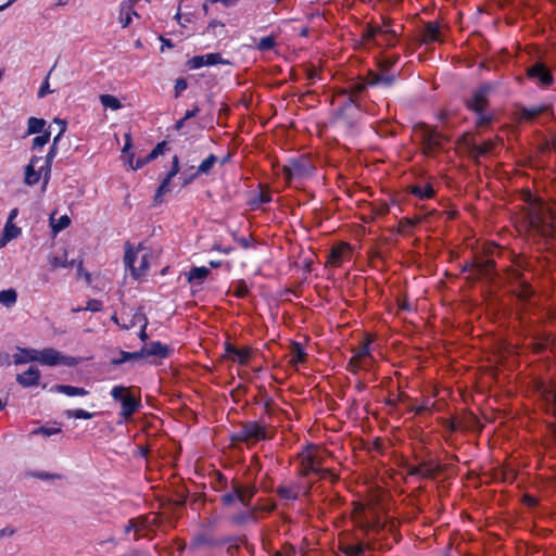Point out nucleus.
Segmentation results:
<instances>
[{
  "instance_id": "7c9ffc66",
  "label": "nucleus",
  "mask_w": 556,
  "mask_h": 556,
  "mask_svg": "<svg viewBox=\"0 0 556 556\" xmlns=\"http://www.w3.org/2000/svg\"><path fill=\"white\" fill-rule=\"evenodd\" d=\"M306 355L304 348L300 343H293L291 346L289 363L293 367H298L306 361Z\"/></svg>"
},
{
  "instance_id": "4d7b16f0",
  "label": "nucleus",
  "mask_w": 556,
  "mask_h": 556,
  "mask_svg": "<svg viewBox=\"0 0 556 556\" xmlns=\"http://www.w3.org/2000/svg\"><path fill=\"white\" fill-rule=\"evenodd\" d=\"M102 308V303L98 300H90L87 302L86 309L90 312H99Z\"/></svg>"
},
{
  "instance_id": "a18cd8bd",
  "label": "nucleus",
  "mask_w": 556,
  "mask_h": 556,
  "mask_svg": "<svg viewBox=\"0 0 556 556\" xmlns=\"http://www.w3.org/2000/svg\"><path fill=\"white\" fill-rule=\"evenodd\" d=\"M302 463L305 467V472L311 471H318V463L315 460V458L311 455V453H306L302 457Z\"/></svg>"
},
{
  "instance_id": "393cba45",
  "label": "nucleus",
  "mask_w": 556,
  "mask_h": 556,
  "mask_svg": "<svg viewBox=\"0 0 556 556\" xmlns=\"http://www.w3.org/2000/svg\"><path fill=\"white\" fill-rule=\"evenodd\" d=\"M37 357H38V350L17 348L16 352L13 354V363L15 365L28 364L31 362H37Z\"/></svg>"
},
{
  "instance_id": "a211bd4d",
  "label": "nucleus",
  "mask_w": 556,
  "mask_h": 556,
  "mask_svg": "<svg viewBox=\"0 0 556 556\" xmlns=\"http://www.w3.org/2000/svg\"><path fill=\"white\" fill-rule=\"evenodd\" d=\"M540 393L546 406V410L556 416V383L542 384Z\"/></svg>"
},
{
  "instance_id": "338daca9",
  "label": "nucleus",
  "mask_w": 556,
  "mask_h": 556,
  "mask_svg": "<svg viewBox=\"0 0 556 556\" xmlns=\"http://www.w3.org/2000/svg\"><path fill=\"white\" fill-rule=\"evenodd\" d=\"M53 75H58V78L55 80H52V86L58 85L60 88L61 85L65 83L63 79H61L62 72H55V73H53Z\"/></svg>"
},
{
  "instance_id": "c756f323",
  "label": "nucleus",
  "mask_w": 556,
  "mask_h": 556,
  "mask_svg": "<svg viewBox=\"0 0 556 556\" xmlns=\"http://www.w3.org/2000/svg\"><path fill=\"white\" fill-rule=\"evenodd\" d=\"M59 139H60L59 136L54 137L53 143L50 147L47 156L45 159H42V161H41V163L43 164V169H46V182H48L50 179L51 165H52L53 159L55 157V155L58 153L56 144H58Z\"/></svg>"
},
{
  "instance_id": "bf43d9fd",
  "label": "nucleus",
  "mask_w": 556,
  "mask_h": 556,
  "mask_svg": "<svg viewBox=\"0 0 556 556\" xmlns=\"http://www.w3.org/2000/svg\"><path fill=\"white\" fill-rule=\"evenodd\" d=\"M162 152V144L159 143L149 154L148 161L154 160Z\"/></svg>"
},
{
  "instance_id": "39448f33",
  "label": "nucleus",
  "mask_w": 556,
  "mask_h": 556,
  "mask_svg": "<svg viewBox=\"0 0 556 556\" xmlns=\"http://www.w3.org/2000/svg\"><path fill=\"white\" fill-rule=\"evenodd\" d=\"M111 396L121 404L119 416L123 421L129 420L141 407V397L127 387L115 386L111 390Z\"/></svg>"
},
{
  "instance_id": "864d4df0",
  "label": "nucleus",
  "mask_w": 556,
  "mask_h": 556,
  "mask_svg": "<svg viewBox=\"0 0 556 556\" xmlns=\"http://www.w3.org/2000/svg\"><path fill=\"white\" fill-rule=\"evenodd\" d=\"M188 87L185 78H178L175 83V97L178 98Z\"/></svg>"
},
{
  "instance_id": "a878e982",
  "label": "nucleus",
  "mask_w": 556,
  "mask_h": 556,
  "mask_svg": "<svg viewBox=\"0 0 556 556\" xmlns=\"http://www.w3.org/2000/svg\"><path fill=\"white\" fill-rule=\"evenodd\" d=\"M210 269L205 266L192 267L187 274V280L192 286H200L210 275Z\"/></svg>"
},
{
  "instance_id": "774afa93",
  "label": "nucleus",
  "mask_w": 556,
  "mask_h": 556,
  "mask_svg": "<svg viewBox=\"0 0 556 556\" xmlns=\"http://www.w3.org/2000/svg\"><path fill=\"white\" fill-rule=\"evenodd\" d=\"M160 39L162 41V47H161L162 51L165 49V47H167V48L174 47V45L172 43V41L169 39H165L164 37H160Z\"/></svg>"
},
{
  "instance_id": "5fc2aeb1",
  "label": "nucleus",
  "mask_w": 556,
  "mask_h": 556,
  "mask_svg": "<svg viewBox=\"0 0 556 556\" xmlns=\"http://www.w3.org/2000/svg\"><path fill=\"white\" fill-rule=\"evenodd\" d=\"M139 356H141L140 352L139 353L122 352V357L119 359H114L113 363L114 364H122L124 362H127V361L132 359V358H137Z\"/></svg>"
},
{
  "instance_id": "ea45409f",
  "label": "nucleus",
  "mask_w": 556,
  "mask_h": 556,
  "mask_svg": "<svg viewBox=\"0 0 556 556\" xmlns=\"http://www.w3.org/2000/svg\"><path fill=\"white\" fill-rule=\"evenodd\" d=\"M238 486L240 488V495H241L240 503L243 506L248 507L251 498L255 494V489H254V486H249V485H247V486L238 485Z\"/></svg>"
},
{
  "instance_id": "4c0bfd02",
  "label": "nucleus",
  "mask_w": 556,
  "mask_h": 556,
  "mask_svg": "<svg viewBox=\"0 0 556 556\" xmlns=\"http://www.w3.org/2000/svg\"><path fill=\"white\" fill-rule=\"evenodd\" d=\"M49 263H50V266L52 269H56V268H60V267H72L73 266V262H68L67 261V253L64 252L62 255L60 256H50L49 257Z\"/></svg>"
},
{
  "instance_id": "9b49d317",
  "label": "nucleus",
  "mask_w": 556,
  "mask_h": 556,
  "mask_svg": "<svg viewBox=\"0 0 556 556\" xmlns=\"http://www.w3.org/2000/svg\"><path fill=\"white\" fill-rule=\"evenodd\" d=\"M374 357L370 352L369 342L367 341L355 352L350 361V366L353 371L361 369L368 370L370 369Z\"/></svg>"
},
{
  "instance_id": "e2e57ef3",
  "label": "nucleus",
  "mask_w": 556,
  "mask_h": 556,
  "mask_svg": "<svg viewBox=\"0 0 556 556\" xmlns=\"http://www.w3.org/2000/svg\"><path fill=\"white\" fill-rule=\"evenodd\" d=\"M199 112V108L195 106L194 109L192 110H188L186 113H185V116H184V119H189V118H192L194 117Z\"/></svg>"
},
{
  "instance_id": "1a4fd4ad",
  "label": "nucleus",
  "mask_w": 556,
  "mask_h": 556,
  "mask_svg": "<svg viewBox=\"0 0 556 556\" xmlns=\"http://www.w3.org/2000/svg\"><path fill=\"white\" fill-rule=\"evenodd\" d=\"M37 363L43 366H76L79 363V359L74 356H66L62 354L60 351L46 348L42 350H38Z\"/></svg>"
},
{
  "instance_id": "cd10ccee",
  "label": "nucleus",
  "mask_w": 556,
  "mask_h": 556,
  "mask_svg": "<svg viewBox=\"0 0 556 556\" xmlns=\"http://www.w3.org/2000/svg\"><path fill=\"white\" fill-rule=\"evenodd\" d=\"M410 192L420 200L431 199L435 194V191L430 182L414 185L410 187Z\"/></svg>"
},
{
  "instance_id": "0e129e2a",
  "label": "nucleus",
  "mask_w": 556,
  "mask_h": 556,
  "mask_svg": "<svg viewBox=\"0 0 556 556\" xmlns=\"http://www.w3.org/2000/svg\"><path fill=\"white\" fill-rule=\"evenodd\" d=\"M54 122L61 126L60 132L56 135L59 138L63 135L66 128V123L62 119L55 118Z\"/></svg>"
},
{
  "instance_id": "f3484780",
  "label": "nucleus",
  "mask_w": 556,
  "mask_h": 556,
  "mask_svg": "<svg viewBox=\"0 0 556 556\" xmlns=\"http://www.w3.org/2000/svg\"><path fill=\"white\" fill-rule=\"evenodd\" d=\"M302 493L303 488L296 482H288L277 488V494L283 501H295Z\"/></svg>"
},
{
  "instance_id": "de8ad7c7",
  "label": "nucleus",
  "mask_w": 556,
  "mask_h": 556,
  "mask_svg": "<svg viewBox=\"0 0 556 556\" xmlns=\"http://www.w3.org/2000/svg\"><path fill=\"white\" fill-rule=\"evenodd\" d=\"M233 295L237 298H244L249 293L248 285L240 280L233 286Z\"/></svg>"
},
{
  "instance_id": "052dcab7",
  "label": "nucleus",
  "mask_w": 556,
  "mask_h": 556,
  "mask_svg": "<svg viewBox=\"0 0 556 556\" xmlns=\"http://www.w3.org/2000/svg\"><path fill=\"white\" fill-rule=\"evenodd\" d=\"M150 161H148V155L144 157V159H137L135 161V165H134V169L132 170H137V169H140L142 168L146 164H148Z\"/></svg>"
},
{
  "instance_id": "423d86ee",
  "label": "nucleus",
  "mask_w": 556,
  "mask_h": 556,
  "mask_svg": "<svg viewBox=\"0 0 556 556\" xmlns=\"http://www.w3.org/2000/svg\"><path fill=\"white\" fill-rule=\"evenodd\" d=\"M415 134L421 140L424 153L433 156L439 153L446 142V137L429 126H420Z\"/></svg>"
},
{
  "instance_id": "f704fd0d",
  "label": "nucleus",
  "mask_w": 556,
  "mask_h": 556,
  "mask_svg": "<svg viewBox=\"0 0 556 556\" xmlns=\"http://www.w3.org/2000/svg\"><path fill=\"white\" fill-rule=\"evenodd\" d=\"M46 121L37 117H29L27 121V134H43L46 131Z\"/></svg>"
},
{
  "instance_id": "bb28decb",
  "label": "nucleus",
  "mask_w": 556,
  "mask_h": 556,
  "mask_svg": "<svg viewBox=\"0 0 556 556\" xmlns=\"http://www.w3.org/2000/svg\"><path fill=\"white\" fill-rule=\"evenodd\" d=\"M50 392L62 393L67 396H86L89 392L84 388L65 384H54L50 388Z\"/></svg>"
},
{
  "instance_id": "c9c22d12",
  "label": "nucleus",
  "mask_w": 556,
  "mask_h": 556,
  "mask_svg": "<svg viewBox=\"0 0 556 556\" xmlns=\"http://www.w3.org/2000/svg\"><path fill=\"white\" fill-rule=\"evenodd\" d=\"M50 224L53 232L58 233L70 226L71 219L67 215H62L58 219H55L52 215L50 218Z\"/></svg>"
},
{
  "instance_id": "6e6552de",
  "label": "nucleus",
  "mask_w": 556,
  "mask_h": 556,
  "mask_svg": "<svg viewBox=\"0 0 556 556\" xmlns=\"http://www.w3.org/2000/svg\"><path fill=\"white\" fill-rule=\"evenodd\" d=\"M491 90L492 87L490 85H484L477 89L471 99L468 100V108L477 114L478 125H484L490 122V117L484 113V109Z\"/></svg>"
},
{
  "instance_id": "69168bd1",
  "label": "nucleus",
  "mask_w": 556,
  "mask_h": 556,
  "mask_svg": "<svg viewBox=\"0 0 556 556\" xmlns=\"http://www.w3.org/2000/svg\"><path fill=\"white\" fill-rule=\"evenodd\" d=\"M54 122L61 126L60 132L56 135L59 138L63 135L66 128V123L62 119L55 118Z\"/></svg>"
},
{
  "instance_id": "680f3d73",
  "label": "nucleus",
  "mask_w": 556,
  "mask_h": 556,
  "mask_svg": "<svg viewBox=\"0 0 556 556\" xmlns=\"http://www.w3.org/2000/svg\"><path fill=\"white\" fill-rule=\"evenodd\" d=\"M239 0H211L212 3H222L225 8L235 5Z\"/></svg>"
},
{
  "instance_id": "4be33fe9",
  "label": "nucleus",
  "mask_w": 556,
  "mask_h": 556,
  "mask_svg": "<svg viewBox=\"0 0 556 556\" xmlns=\"http://www.w3.org/2000/svg\"><path fill=\"white\" fill-rule=\"evenodd\" d=\"M226 355L232 362H236L239 365H247L251 357V349L250 348L237 349V348L232 346L231 344H227Z\"/></svg>"
},
{
  "instance_id": "5701e85b",
  "label": "nucleus",
  "mask_w": 556,
  "mask_h": 556,
  "mask_svg": "<svg viewBox=\"0 0 556 556\" xmlns=\"http://www.w3.org/2000/svg\"><path fill=\"white\" fill-rule=\"evenodd\" d=\"M218 159L214 154H210L205 160L201 162L197 170L192 173L190 178H185L184 186L191 184L198 176L206 175L211 172Z\"/></svg>"
},
{
  "instance_id": "58836bf2",
  "label": "nucleus",
  "mask_w": 556,
  "mask_h": 556,
  "mask_svg": "<svg viewBox=\"0 0 556 556\" xmlns=\"http://www.w3.org/2000/svg\"><path fill=\"white\" fill-rule=\"evenodd\" d=\"M100 101L105 109L118 110L121 108L119 100L111 94H102Z\"/></svg>"
},
{
  "instance_id": "20e7f679",
  "label": "nucleus",
  "mask_w": 556,
  "mask_h": 556,
  "mask_svg": "<svg viewBox=\"0 0 556 556\" xmlns=\"http://www.w3.org/2000/svg\"><path fill=\"white\" fill-rule=\"evenodd\" d=\"M395 78L394 72H367L364 77H351L344 91L356 96L361 93L366 86H390Z\"/></svg>"
},
{
  "instance_id": "7ed1b4c3",
  "label": "nucleus",
  "mask_w": 556,
  "mask_h": 556,
  "mask_svg": "<svg viewBox=\"0 0 556 556\" xmlns=\"http://www.w3.org/2000/svg\"><path fill=\"white\" fill-rule=\"evenodd\" d=\"M353 521L356 527L364 531L378 532L388 526V522L382 517V510L377 504L371 502L367 504L357 503L354 505Z\"/></svg>"
},
{
  "instance_id": "0eeeda50",
  "label": "nucleus",
  "mask_w": 556,
  "mask_h": 556,
  "mask_svg": "<svg viewBox=\"0 0 556 556\" xmlns=\"http://www.w3.org/2000/svg\"><path fill=\"white\" fill-rule=\"evenodd\" d=\"M237 441L254 444L269 439V432L263 422L250 421L244 424L233 435Z\"/></svg>"
},
{
  "instance_id": "473e14b6",
  "label": "nucleus",
  "mask_w": 556,
  "mask_h": 556,
  "mask_svg": "<svg viewBox=\"0 0 556 556\" xmlns=\"http://www.w3.org/2000/svg\"><path fill=\"white\" fill-rule=\"evenodd\" d=\"M54 72H48V75L45 79V81L42 83L39 91H38V97L39 98H43L46 97L48 93H53L55 91L59 90V86L55 85V86H52V80H55L58 78V75H53Z\"/></svg>"
},
{
  "instance_id": "f257e3e1",
  "label": "nucleus",
  "mask_w": 556,
  "mask_h": 556,
  "mask_svg": "<svg viewBox=\"0 0 556 556\" xmlns=\"http://www.w3.org/2000/svg\"><path fill=\"white\" fill-rule=\"evenodd\" d=\"M523 199L528 204L526 223L530 231L541 237H552L556 230V207L544 203L527 191Z\"/></svg>"
},
{
  "instance_id": "ddd939ff",
  "label": "nucleus",
  "mask_w": 556,
  "mask_h": 556,
  "mask_svg": "<svg viewBox=\"0 0 556 556\" xmlns=\"http://www.w3.org/2000/svg\"><path fill=\"white\" fill-rule=\"evenodd\" d=\"M352 257V247L349 243H340L334 245L328 256L327 265L339 267Z\"/></svg>"
},
{
  "instance_id": "6e6d98bb",
  "label": "nucleus",
  "mask_w": 556,
  "mask_h": 556,
  "mask_svg": "<svg viewBox=\"0 0 556 556\" xmlns=\"http://www.w3.org/2000/svg\"><path fill=\"white\" fill-rule=\"evenodd\" d=\"M179 172V160H178V156H174L173 157V166H172V169L168 172V174L166 175V177H168V179H173Z\"/></svg>"
},
{
  "instance_id": "09e8293b",
  "label": "nucleus",
  "mask_w": 556,
  "mask_h": 556,
  "mask_svg": "<svg viewBox=\"0 0 556 556\" xmlns=\"http://www.w3.org/2000/svg\"><path fill=\"white\" fill-rule=\"evenodd\" d=\"M342 551L346 556H361L363 554L361 545H345Z\"/></svg>"
},
{
  "instance_id": "412c9836",
  "label": "nucleus",
  "mask_w": 556,
  "mask_h": 556,
  "mask_svg": "<svg viewBox=\"0 0 556 556\" xmlns=\"http://www.w3.org/2000/svg\"><path fill=\"white\" fill-rule=\"evenodd\" d=\"M132 16L139 17L140 15L135 10V4L130 0L123 1L119 4L118 22L123 28H126L131 23Z\"/></svg>"
},
{
  "instance_id": "8fccbe9b",
  "label": "nucleus",
  "mask_w": 556,
  "mask_h": 556,
  "mask_svg": "<svg viewBox=\"0 0 556 556\" xmlns=\"http://www.w3.org/2000/svg\"><path fill=\"white\" fill-rule=\"evenodd\" d=\"M542 111H543V109L540 108V106H536V108H533V109H523L521 111V116L520 117L522 119H532L533 117L539 115Z\"/></svg>"
},
{
  "instance_id": "9d476101",
  "label": "nucleus",
  "mask_w": 556,
  "mask_h": 556,
  "mask_svg": "<svg viewBox=\"0 0 556 556\" xmlns=\"http://www.w3.org/2000/svg\"><path fill=\"white\" fill-rule=\"evenodd\" d=\"M41 161L42 157L33 156L26 165L24 181L27 186L36 185L41 178H43V187L48 185V182H46V169H43Z\"/></svg>"
},
{
  "instance_id": "b1692460",
  "label": "nucleus",
  "mask_w": 556,
  "mask_h": 556,
  "mask_svg": "<svg viewBox=\"0 0 556 556\" xmlns=\"http://www.w3.org/2000/svg\"><path fill=\"white\" fill-rule=\"evenodd\" d=\"M141 356H157L160 358H165L169 355V349L167 345L161 343L160 341H153L147 344L141 351Z\"/></svg>"
},
{
  "instance_id": "2f4dec72",
  "label": "nucleus",
  "mask_w": 556,
  "mask_h": 556,
  "mask_svg": "<svg viewBox=\"0 0 556 556\" xmlns=\"http://www.w3.org/2000/svg\"><path fill=\"white\" fill-rule=\"evenodd\" d=\"M131 146H132V143H131V136H130V134H125V144H124V148L122 150V160H123L125 165H127L130 169H134L135 155L130 151Z\"/></svg>"
},
{
  "instance_id": "79ce46f5",
  "label": "nucleus",
  "mask_w": 556,
  "mask_h": 556,
  "mask_svg": "<svg viewBox=\"0 0 556 556\" xmlns=\"http://www.w3.org/2000/svg\"><path fill=\"white\" fill-rule=\"evenodd\" d=\"M240 498H241V495H240V488L239 486H233V489L224 494L222 500H223V503L226 504V505H231L233 504L236 501H239L240 502Z\"/></svg>"
},
{
  "instance_id": "3c124183",
  "label": "nucleus",
  "mask_w": 556,
  "mask_h": 556,
  "mask_svg": "<svg viewBox=\"0 0 556 556\" xmlns=\"http://www.w3.org/2000/svg\"><path fill=\"white\" fill-rule=\"evenodd\" d=\"M59 432H61V429H60V428H54V427H52V428H49V427H40V428H38V429L34 430V431L31 432V434H43V435H46V437H50V435L56 434V433H59Z\"/></svg>"
},
{
  "instance_id": "a19ab883",
  "label": "nucleus",
  "mask_w": 556,
  "mask_h": 556,
  "mask_svg": "<svg viewBox=\"0 0 556 556\" xmlns=\"http://www.w3.org/2000/svg\"><path fill=\"white\" fill-rule=\"evenodd\" d=\"M51 132L46 130L43 134L33 139V150H41L50 140Z\"/></svg>"
},
{
  "instance_id": "49530a36",
  "label": "nucleus",
  "mask_w": 556,
  "mask_h": 556,
  "mask_svg": "<svg viewBox=\"0 0 556 556\" xmlns=\"http://www.w3.org/2000/svg\"><path fill=\"white\" fill-rule=\"evenodd\" d=\"M495 142L492 141V140H488V141H484L483 143L481 144H476L475 146V150L477 151V153L479 155H484L489 152H492L494 147H495Z\"/></svg>"
},
{
  "instance_id": "2eb2a0df",
  "label": "nucleus",
  "mask_w": 556,
  "mask_h": 556,
  "mask_svg": "<svg viewBox=\"0 0 556 556\" xmlns=\"http://www.w3.org/2000/svg\"><path fill=\"white\" fill-rule=\"evenodd\" d=\"M151 521L148 517H137L132 518L125 526V533L130 534L134 533V539L138 540L141 536L146 535L147 530L149 529Z\"/></svg>"
},
{
  "instance_id": "13d9d810",
  "label": "nucleus",
  "mask_w": 556,
  "mask_h": 556,
  "mask_svg": "<svg viewBox=\"0 0 556 556\" xmlns=\"http://www.w3.org/2000/svg\"><path fill=\"white\" fill-rule=\"evenodd\" d=\"M15 532H16V530L14 528L5 527L0 530V539L12 536Z\"/></svg>"
},
{
  "instance_id": "37998d69",
  "label": "nucleus",
  "mask_w": 556,
  "mask_h": 556,
  "mask_svg": "<svg viewBox=\"0 0 556 556\" xmlns=\"http://www.w3.org/2000/svg\"><path fill=\"white\" fill-rule=\"evenodd\" d=\"M65 415L68 418H75V419H91L93 417V413H89L81 408L68 409L65 412Z\"/></svg>"
},
{
  "instance_id": "e433bc0d",
  "label": "nucleus",
  "mask_w": 556,
  "mask_h": 556,
  "mask_svg": "<svg viewBox=\"0 0 556 556\" xmlns=\"http://www.w3.org/2000/svg\"><path fill=\"white\" fill-rule=\"evenodd\" d=\"M17 300V293L13 289L2 290L0 291V303L7 307L15 304Z\"/></svg>"
},
{
  "instance_id": "6ab92c4d",
  "label": "nucleus",
  "mask_w": 556,
  "mask_h": 556,
  "mask_svg": "<svg viewBox=\"0 0 556 556\" xmlns=\"http://www.w3.org/2000/svg\"><path fill=\"white\" fill-rule=\"evenodd\" d=\"M440 24L437 21H432L425 24L420 34V40L425 45H431L440 41Z\"/></svg>"
},
{
  "instance_id": "72a5a7b5",
  "label": "nucleus",
  "mask_w": 556,
  "mask_h": 556,
  "mask_svg": "<svg viewBox=\"0 0 556 556\" xmlns=\"http://www.w3.org/2000/svg\"><path fill=\"white\" fill-rule=\"evenodd\" d=\"M527 77L542 87H546L553 81L551 72H527Z\"/></svg>"
},
{
  "instance_id": "f8f14e48",
  "label": "nucleus",
  "mask_w": 556,
  "mask_h": 556,
  "mask_svg": "<svg viewBox=\"0 0 556 556\" xmlns=\"http://www.w3.org/2000/svg\"><path fill=\"white\" fill-rule=\"evenodd\" d=\"M228 65L229 62L222 58V54L218 52L206 53L202 55H194L188 60L187 66L189 70H199L203 66H213V65Z\"/></svg>"
},
{
  "instance_id": "aec40b11",
  "label": "nucleus",
  "mask_w": 556,
  "mask_h": 556,
  "mask_svg": "<svg viewBox=\"0 0 556 556\" xmlns=\"http://www.w3.org/2000/svg\"><path fill=\"white\" fill-rule=\"evenodd\" d=\"M41 374L38 368L31 366L23 374L16 376V381L24 388H30L39 384Z\"/></svg>"
},
{
  "instance_id": "dca6fc26",
  "label": "nucleus",
  "mask_w": 556,
  "mask_h": 556,
  "mask_svg": "<svg viewBox=\"0 0 556 556\" xmlns=\"http://www.w3.org/2000/svg\"><path fill=\"white\" fill-rule=\"evenodd\" d=\"M283 172L288 179L304 177L311 173V165L306 160H294L283 167Z\"/></svg>"
},
{
  "instance_id": "f03ea898",
  "label": "nucleus",
  "mask_w": 556,
  "mask_h": 556,
  "mask_svg": "<svg viewBox=\"0 0 556 556\" xmlns=\"http://www.w3.org/2000/svg\"><path fill=\"white\" fill-rule=\"evenodd\" d=\"M160 250L146 243L125 245L124 263L134 279L144 278L151 265L159 258Z\"/></svg>"
},
{
  "instance_id": "4468645a",
  "label": "nucleus",
  "mask_w": 556,
  "mask_h": 556,
  "mask_svg": "<svg viewBox=\"0 0 556 556\" xmlns=\"http://www.w3.org/2000/svg\"><path fill=\"white\" fill-rule=\"evenodd\" d=\"M378 37H383L387 45H393L395 41V31L392 29H382L381 27H368L365 34L363 35V39L367 42H375L381 45L378 40Z\"/></svg>"
},
{
  "instance_id": "c03bdc74",
  "label": "nucleus",
  "mask_w": 556,
  "mask_h": 556,
  "mask_svg": "<svg viewBox=\"0 0 556 556\" xmlns=\"http://www.w3.org/2000/svg\"><path fill=\"white\" fill-rule=\"evenodd\" d=\"M276 45L275 37L273 35L266 36L260 39V41L256 45V48L260 51H268L271 50Z\"/></svg>"
},
{
  "instance_id": "c85d7f7f",
  "label": "nucleus",
  "mask_w": 556,
  "mask_h": 556,
  "mask_svg": "<svg viewBox=\"0 0 556 556\" xmlns=\"http://www.w3.org/2000/svg\"><path fill=\"white\" fill-rule=\"evenodd\" d=\"M21 229L11 222H8L0 236V249L4 248L11 240L17 238Z\"/></svg>"
},
{
  "instance_id": "603ef678",
  "label": "nucleus",
  "mask_w": 556,
  "mask_h": 556,
  "mask_svg": "<svg viewBox=\"0 0 556 556\" xmlns=\"http://www.w3.org/2000/svg\"><path fill=\"white\" fill-rule=\"evenodd\" d=\"M172 179H168V177H165L160 187L157 188V191L155 193V199L159 200L163 194L169 191V184Z\"/></svg>"
}]
</instances>
